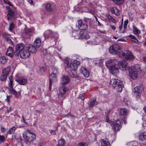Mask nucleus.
Here are the masks:
<instances>
[{
	"label": "nucleus",
	"mask_w": 146,
	"mask_h": 146,
	"mask_svg": "<svg viewBox=\"0 0 146 146\" xmlns=\"http://www.w3.org/2000/svg\"><path fill=\"white\" fill-rule=\"evenodd\" d=\"M117 61L115 59H110L106 62V66L111 71L113 74L119 73L118 67L124 71L128 70L130 68L127 63L125 61H119L117 65Z\"/></svg>",
	"instance_id": "1"
},
{
	"label": "nucleus",
	"mask_w": 146,
	"mask_h": 146,
	"mask_svg": "<svg viewBox=\"0 0 146 146\" xmlns=\"http://www.w3.org/2000/svg\"><path fill=\"white\" fill-rule=\"evenodd\" d=\"M61 79L62 82V86L60 88L57 95L59 99L63 97L66 92L68 90V88L65 85L68 84L70 81V79L67 76L63 75Z\"/></svg>",
	"instance_id": "2"
},
{
	"label": "nucleus",
	"mask_w": 146,
	"mask_h": 146,
	"mask_svg": "<svg viewBox=\"0 0 146 146\" xmlns=\"http://www.w3.org/2000/svg\"><path fill=\"white\" fill-rule=\"evenodd\" d=\"M23 137L25 140V143L27 146L31 145L33 141L36 139L35 135L28 131L25 134H23Z\"/></svg>",
	"instance_id": "3"
},
{
	"label": "nucleus",
	"mask_w": 146,
	"mask_h": 146,
	"mask_svg": "<svg viewBox=\"0 0 146 146\" xmlns=\"http://www.w3.org/2000/svg\"><path fill=\"white\" fill-rule=\"evenodd\" d=\"M110 84L112 85L113 88H115L118 92H121L123 87V82L118 79H113L110 80Z\"/></svg>",
	"instance_id": "4"
},
{
	"label": "nucleus",
	"mask_w": 146,
	"mask_h": 146,
	"mask_svg": "<svg viewBox=\"0 0 146 146\" xmlns=\"http://www.w3.org/2000/svg\"><path fill=\"white\" fill-rule=\"evenodd\" d=\"M53 71L54 72H52L49 76V88L50 91L51 90L52 82L56 80V74L58 73V70L56 68H54Z\"/></svg>",
	"instance_id": "5"
},
{
	"label": "nucleus",
	"mask_w": 146,
	"mask_h": 146,
	"mask_svg": "<svg viewBox=\"0 0 146 146\" xmlns=\"http://www.w3.org/2000/svg\"><path fill=\"white\" fill-rule=\"evenodd\" d=\"M73 33L77 35V36L74 35V36L76 38H84L86 39L90 37V36L88 33L86 31H80L79 33H78V32L75 31Z\"/></svg>",
	"instance_id": "6"
},
{
	"label": "nucleus",
	"mask_w": 146,
	"mask_h": 146,
	"mask_svg": "<svg viewBox=\"0 0 146 146\" xmlns=\"http://www.w3.org/2000/svg\"><path fill=\"white\" fill-rule=\"evenodd\" d=\"M128 70L129 71V74L131 78L135 79L137 77V70L134 66H131Z\"/></svg>",
	"instance_id": "7"
},
{
	"label": "nucleus",
	"mask_w": 146,
	"mask_h": 146,
	"mask_svg": "<svg viewBox=\"0 0 146 146\" xmlns=\"http://www.w3.org/2000/svg\"><path fill=\"white\" fill-rule=\"evenodd\" d=\"M120 48L119 45L117 44H113L109 48V52L113 54H116L119 52Z\"/></svg>",
	"instance_id": "8"
},
{
	"label": "nucleus",
	"mask_w": 146,
	"mask_h": 146,
	"mask_svg": "<svg viewBox=\"0 0 146 146\" xmlns=\"http://www.w3.org/2000/svg\"><path fill=\"white\" fill-rule=\"evenodd\" d=\"M44 36L45 38L53 37L56 39L58 37V34L56 32H53L50 30L46 31L44 33Z\"/></svg>",
	"instance_id": "9"
},
{
	"label": "nucleus",
	"mask_w": 146,
	"mask_h": 146,
	"mask_svg": "<svg viewBox=\"0 0 146 146\" xmlns=\"http://www.w3.org/2000/svg\"><path fill=\"white\" fill-rule=\"evenodd\" d=\"M133 92L137 99L140 98L141 93L140 87L138 86L135 87L133 90Z\"/></svg>",
	"instance_id": "10"
},
{
	"label": "nucleus",
	"mask_w": 146,
	"mask_h": 146,
	"mask_svg": "<svg viewBox=\"0 0 146 146\" xmlns=\"http://www.w3.org/2000/svg\"><path fill=\"white\" fill-rule=\"evenodd\" d=\"M8 20H14L16 18V13L13 10L8 11L7 15Z\"/></svg>",
	"instance_id": "11"
},
{
	"label": "nucleus",
	"mask_w": 146,
	"mask_h": 146,
	"mask_svg": "<svg viewBox=\"0 0 146 146\" xmlns=\"http://www.w3.org/2000/svg\"><path fill=\"white\" fill-rule=\"evenodd\" d=\"M30 56V53L28 50L26 48L23 50L21 51L20 54V57L23 59L28 58Z\"/></svg>",
	"instance_id": "12"
},
{
	"label": "nucleus",
	"mask_w": 146,
	"mask_h": 146,
	"mask_svg": "<svg viewBox=\"0 0 146 146\" xmlns=\"http://www.w3.org/2000/svg\"><path fill=\"white\" fill-rule=\"evenodd\" d=\"M80 62L79 61L74 60L72 62L70 65V68L71 70L75 71L77 69L78 66L79 65Z\"/></svg>",
	"instance_id": "13"
},
{
	"label": "nucleus",
	"mask_w": 146,
	"mask_h": 146,
	"mask_svg": "<svg viewBox=\"0 0 146 146\" xmlns=\"http://www.w3.org/2000/svg\"><path fill=\"white\" fill-rule=\"evenodd\" d=\"M78 28L81 30H85L88 29V26L86 24L83 23L82 20H79L78 21Z\"/></svg>",
	"instance_id": "14"
},
{
	"label": "nucleus",
	"mask_w": 146,
	"mask_h": 146,
	"mask_svg": "<svg viewBox=\"0 0 146 146\" xmlns=\"http://www.w3.org/2000/svg\"><path fill=\"white\" fill-rule=\"evenodd\" d=\"M121 122L119 120H117L113 122L112 124V128L114 131H117L119 130L120 127Z\"/></svg>",
	"instance_id": "15"
},
{
	"label": "nucleus",
	"mask_w": 146,
	"mask_h": 146,
	"mask_svg": "<svg viewBox=\"0 0 146 146\" xmlns=\"http://www.w3.org/2000/svg\"><path fill=\"white\" fill-rule=\"evenodd\" d=\"M26 48L30 52L33 53H35L36 52L37 50L35 47L31 44H28L26 46Z\"/></svg>",
	"instance_id": "16"
},
{
	"label": "nucleus",
	"mask_w": 146,
	"mask_h": 146,
	"mask_svg": "<svg viewBox=\"0 0 146 146\" xmlns=\"http://www.w3.org/2000/svg\"><path fill=\"white\" fill-rule=\"evenodd\" d=\"M15 81L21 85H24L27 83V79L21 77H18L15 79Z\"/></svg>",
	"instance_id": "17"
},
{
	"label": "nucleus",
	"mask_w": 146,
	"mask_h": 146,
	"mask_svg": "<svg viewBox=\"0 0 146 146\" xmlns=\"http://www.w3.org/2000/svg\"><path fill=\"white\" fill-rule=\"evenodd\" d=\"M80 71L85 77L87 78L89 76V72L86 68L84 67H82Z\"/></svg>",
	"instance_id": "18"
},
{
	"label": "nucleus",
	"mask_w": 146,
	"mask_h": 146,
	"mask_svg": "<svg viewBox=\"0 0 146 146\" xmlns=\"http://www.w3.org/2000/svg\"><path fill=\"white\" fill-rule=\"evenodd\" d=\"M129 111L125 108H121L120 110L119 114L121 116L125 117L128 115Z\"/></svg>",
	"instance_id": "19"
},
{
	"label": "nucleus",
	"mask_w": 146,
	"mask_h": 146,
	"mask_svg": "<svg viewBox=\"0 0 146 146\" xmlns=\"http://www.w3.org/2000/svg\"><path fill=\"white\" fill-rule=\"evenodd\" d=\"M6 55L9 56L12 58L14 56V50L10 46L8 48L7 51L6 53Z\"/></svg>",
	"instance_id": "20"
},
{
	"label": "nucleus",
	"mask_w": 146,
	"mask_h": 146,
	"mask_svg": "<svg viewBox=\"0 0 146 146\" xmlns=\"http://www.w3.org/2000/svg\"><path fill=\"white\" fill-rule=\"evenodd\" d=\"M125 58L127 60L132 61L134 58V56L131 52L129 51L126 53Z\"/></svg>",
	"instance_id": "21"
},
{
	"label": "nucleus",
	"mask_w": 146,
	"mask_h": 146,
	"mask_svg": "<svg viewBox=\"0 0 146 146\" xmlns=\"http://www.w3.org/2000/svg\"><path fill=\"white\" fill-rule=\"evenodd\" d=\"M25 47L24 44L21 43L16 45L15 48L21 52V51L24 50Z\"/></svg>",
	"instance_id": "22"
},
{
	"label": "nucleus",
	"mask_w": 146,
	"mask_h": 146,
	"mask_svg": "<svg viewBox=\"0 0 146 146\" xmlns=\"http://www.w3.org/2000/svg\"><path fill=\"white\" fill-rule=\"evenodd\" d=\"M139 138L140 140L143 141L146 139V132H143L139 133Z\"/></svg>",
	"instance_id": "23"
},
{
	"label": "nucleus",
	"mask_w": 146,
	"mask_h": 146,
	"mask_svg": "<svg viewBox=\"0 0 146 146\" xmlns=\"http://www.w3.org/2000/svg\"><path fill=\"white\" fill-rule=\"evenodd\" d=\"M110 11L112 13L117 16H118L119 15V10L117 7H112Z\"/></svg>",
	"instance_id": "24"
},
{
	"label": "nucleus",
	"mask_w": 146,
	"mask_h": 146,
	"mask_svg": "<svg viewBox=\"0 0 146 146\" xmlns=\"http://www.w3.org/2000/svg\"><path fill=\"white\" fill-rule=\"evenodd\" d=\"M98 104V102L96 101V99L94 98L93 99H91V100L89 102L88 105L89 106L92 107L94 105H96Z\"/></svg>",
	"instance_id": "25"
},
{
	"label": "nucleus",
	"mask_w": 146,
	"mask_h": 146,
	"mask_svg": "<svg viewBox=\"0 0 146 146\" xmlns=\"http://www.w3.org/2000/svg\"><path fill=\"white\" fill-rule=\"evenodd\" d=\"M11 68L10 66H8L7 68H4L2 71V74H4L8 76L10 71Z\"/></svg>",
	"instance_id": "26"
},
{
	"label": "nucleus",
	"mask_w": 146,
	"mask_h": 146,
	"mask_svg": "<svg viewBox=\"0 0 146 146\" xmlns=\"http://www.w3.org/2000/svg\"><path fill=\"white\" fill-rule=\"evenodd\" d=\"M34 44L36 48H38L41 45V41L39 38H37L35 41Z\"/></svg>",
	"instance_id": "27"
},
{
	"label": "nucleus",
	"mask_w": 146,
	"mask_h": 146,
	"mask_svg": "<svg viewBox=\"0 0 146 146\" xmlns=\"http://www.w3.org/2000/svg\"><path fill=\"white\" fill-rule=\"evenodd\" d=\"M113 3L116 5H120L124 3V0H112Z\"/></svg>",
	"instance_id": "28"
},
{
	"label": "nucleus",
	"mask_w": 146,
	"mask_h": 146,
	"mask_svg": "<svg viewBox=\"0 0 146 146\" xmlns=\"http://www.w3.org/2000/svg\"><path fill=\"white\" fill-rule=\"evenodd\" d=\"M46 8L47 11H51L53 9V5L49 3H48L46 5Z\"/></svg>",
	"instance_id": "29"
},
{
	"label": "nucleus",
	"mask_w": 146,
	"mask_h": 146,
	"mask_svg": "<svg viewBox=\"0 0 146 146\" xmlns=\"http://www.w3.org/2000/svg\"><path fill=\"white\" fill-rule=\"evenodd\" d=\"M9 86L10 88H12L13 87V78L12 76H9Z\"/></svg>",
	"instance_id": "30"
},
{
	"label": "nucleus",
	"mask_w": 146,
	"mask_h": 146,
	"mask_svg": "<svg viewBox=\"0 0 146 146\" xmlns=\"http://www.w3.org/2000/svg\"><path fill=\"white\" fill-rule=\"evenodd\" d=\"M29 116V114H27V115L25 117L23 115H22V118L23 122L26 124H27V123L26 121V119L27 120H29L30 119V117H28Z\"/></svg>",
	"instance_id": "31"
},
{
	"label": "nucleus",
	"mask_w": 146,
	"mask_h": 146,
	"mask_svg": "<svg viewBox=\"0 0 146 146\" xmlns=\"http://www.w3.org/2000/svg\"><path fill=\"white\" fill-rule=\"evenodd\" d=\"M16 129V127L13 126L10 128L7 131V134H11L14 132V131Z\"/></svg>",
	"instance_id": "32"
},
{
	"label": "nucleus",
	"mask_w": 146,
	"mask_h": 146,
	"mask_svg": "<svg viewBox=\"0 0 146 146\" xmlns=\"http://www.w3.org/2000/svg\"><path fill=\"white\" fill-rule=\"evenodd\" d=\"M65 144V141L64 139H60L59 141L58 142V146H64Z\"/></svg>",
	"instance_id": "33"
},
{
	"label": "nucleus",
	"mask_w": 146,
	"mask_h": 146,
	"mask_svg": "<svg viewBox=\"0 0 146 146\" xmlns=\"http://www.w3.org/2000/svg\"><path fill=\"white\" fill-rule=\"evenodd\" d=\"M34 31V29H32L26 28L25 29V33L26 34H29L30 33L33 32Z\"/></svg>",
	"instance_id": "34"
},
{
	"label": "nucleus",
	"mask_w": 146,
	"mask_h": 146,
	"mask_svg": "<svg viewBox=\"0 0 146 146\" xmlns=\"http://www.w3.org/2000/svg\"><path fill=\"white\" fill-rule=\"evenodd\" d=\"M133 30L134 33L136 35H138L140 33V31L135 26L133 27Z\"/></svg>",
	"instance_id": "35"
},
{
	"label": "nucleus",
	"mask_w": 146,
	"mask_h": 146,
	"mask_svg": "<svg viewBox=\"0 0 146 146\" xmlns=\"http://www.w3.org/2000/svg\"><path fill=\"white\" fill-rule=\"evenodd\" d=\"M46 69V68L45 66L40 67L39 69L40 74L42 75L44 74Z\"/></svg>",
	"instance_id": "36"
},
{
	"label": "nucleus",
	"mask_w": 146,
	"mask_h": 146,
	"mask_svg": "<svg viewBox=\"0 0 146 146\" xmlns=\"http://www.w3.org/2000/svg\"><path fill=\"white\" fill-rule=\"evenodd\" d=\"M7 59L4 56L2 57L0 59L1 62L2 64H5L7 62Z\"/></svg>",
	"instance_id": "37"
},
{
	"label": "nucleus",
	"mask_w": 146,
	"mask_h": 146,
	"mask_svg": "<svg viewBox=\"0 0 146 146\" xmlns=\"http://www.w3.org/2000/svg\"><path fill=\"white\" fill-rule=\"evenodd\" d=\"M102 146H110V143L106 141H103L101 143Z\"/></svg>",
	"instance_id": "38"
},
{
	"label": "nucleus",
	"mask_w": 146,
	"mask_h": 146,
	"mask_svg": "<svg viewBox=\"0 0 146 146\" xmlns=\"http://www.w3.org/2000/svg\"><path fill=\"white\" fill-rule=\"evenodd\" d=\"M10 91L11 93L14 95L15 96H17V92L15 90L13 89V88H10Z\"/></svg>",
	"instance_id": "39"
},
{
	"label": "nucleus",
	"mask_w": 146,
	"mask_h": 146,
	"mask_svg": "<svg viewBox=\"0 0 146 146\" xmlns=\"http://www.w3.org/2000/svg\"><path fill=\"white\" fill-rule=\"evenodd\" d=\"M14 27L15 26L14 23H11L10 24L9 30L10 31H11L13 30Z\"/></svg>",
	"instance_id": "40"
},
{
	"label": "nucleus",
	"mask_w": 146,
	"mask_h": 146,
	"mask_svg": "<svg viewBox=\"0 0 146 146\" xmlns=\"http://www.w3.org/2000/svg\"><path fill=\"white\" fill-rule=\"evenodd\" d=\"M7 76L3 74H2V75L0 77V80L2 81L5 80L7 78Z\"/></svg>",
	"instance_id": "41"
},
{
	"label": "nucleus",
	"mask_w": 146,
	"mask_h": 146,
	"mask_svg": "<svg viewBox=\"0 0 146 146\" xmlns=\"http://www.w3.org/2000/svg\"><path fill=\"white\" fill-rule=\"evenodd\" d=\"M126 54L125 52H120L119 55V57L122 58H125Z\"/></svg>",
	"instance_id": "42"
},
{
	"label": "nucleus",
	"mask_w": 146,
	"mask_h": 146,
	"mask_svg": "<svg viewBox=\"0 0 146 146\" xmlns=\"http://www.w3.org/2000/svg\"><path fill=\"white\" fill-rule=\"evenodd\" d=\"M20 53L21 51L18 50L16 49V48H15V52H14V55H15L16 56H19V54H20Z\"/></svg>",
	"instance_id": "43"
},
{
	"label": "nucleus",
	"mask_w": 146,
	"mask_h": 146,
	"mask_svg": "<svg viewBox=\"0 0 146 146\" xmlns=\"http://www.w3.org/2000/svg\"><path fill=\"white\" fill-rule=\"evenodd\" d=\"M5 39L6 41L8 43L12 44H13V42L11 40V39L8 36L6 37Z\"/></svg>",
	"instance_id": "44"
},
{
	"label": "nucleus",
	"mask_w": 146,
	"mask_h": 146,
	"mask_svg": "<svg viewBox=\"0 0 146 146\" xmlns=\"http://www.w3.org/2000/svg\"><path fill=\"white\" fill-rule=\"evenodd\" d=\"M83 21L86 23H90L91 21V19L87 17H84Z\"/></svg>",
	"instance_id": "45"
},
{
	"label": "nucleus",
	"mask_w": 146,
	"mask_h": 146,
	"mask_svg": "<svg viewBox=\"0 0 146 146\" xmlns=\"http://www.w3.org/2000/svg\"><path fill=\"white\" fill-rule=\"evenodd\" d=\"M4 2V3L7 4L9 5L13 6V5L8 0H3Z\"/></svg>",
	"instance_id": "46"
},
{
	"label": "nucleus",
	"mask_w": 146,
	"mask_h": 146,
	"mask_svg": "<svg viewBox=\"0 0 146 146\" xmlns=\"http://www.w3.org/2000/svg\"><path fill=\"white\" fill-rule=\"evenodd\" d=\"M137 142L136 141H132L129 143L130 145L132 146H136Z\"/></svg>",
	"instance_id": "47"
},
{
	"label": "nucleus",
	"mask_w": 146,
	"mask_h": 146,
	"mask_svg": "<svg viewBox=\"0 0 146 146\" xmlns=\"http://www.w3.org/2000/svg\"><path fill=\"white\" fill-rule=\"evenodd\" d=\"M132 42L134 44H137L139 42V41L137 39L136 37L135 38H134L133 40H132Z\"/></svg>",
	"instance_id": "48"
},
{
	"label": "nucleus",
	"mask_w": 146,
	"mask_h": 146,
	"mask_svg": "<svg viewBox=\"0 0 146 146\" xmlns=\"http://www.w3.org/2000/svg\"><path fill=\"white\" fill-rule=\"evenodd\" d=\"M79 98H81L82 100H84L85 98L84 94H81L79 95Z\"/></svg>",
	"instance_id": "49"
},
{
	"label": "nucleus",
	"mask_w": 146,
	"mask_h": 146,
	"mask_svg": "<svg viewBox=\"0 0 146 146\" xmlns=\"http://www.w3.org/2000/svg\"><path fill=\"white\" fill-rule=\"evenodd\" d=\"M64 62L67 65V66H68V65L69 64V59L68 58H66V59L64 60Z\"/></svg>",
	"instance_id": "50"
},
{
	"label": "nucleus",
	"mask_w": 146,
	"mask_h": 146,
	"mask_svg": "<svg viewBox=\"0 0 146 146\" xmlns=\"http://www.w3.org/2000/svg\"><path fill=\"white\" fill-rule=\"evenodd\" d=\"M69 116H70L71 117H73V115H71L70 113H68L66 114L65 116V117H68Z\"/></svg>",
	"instance_id": "51"
},
{
	"label": "nucleus",
	"mask_w": 146,
	"mask_h": 146,
	"mask_svg": "<svg viewBox=\"0 0 146 146\" xmlns=\"http://www.w3.org/2000/svg\"><path fill=\"white\" fill-rule=\"evenodd\" d=\"M86 12H88L92 14H93L94 13V11L91 10H88V11H86Z\"/></svg>",
	"instance_id": "52"
},
{
	"label": "nucleus",
	"mask_w": 146,
	"mask_h": 146,
	"mask_svg": "<svg viewBox=\"0 0 146 146\" xmlns=\"http://www.w3.org/2000/svg\"><path fill=\"white\" fill-rule=\"evenodd\" d=\"M2 35L3 37L4 38H6V37L8 36V34L5 33H3Z\"/></svg>",
	"instance_id": "53"
},
{
	"label": "nucleus",
	"mask_w": 146,
	"mask_h": 146,
	"mask_svg": "<svg viewBox=\"0 0 146 146\" xmlns=\"http://www.w3.org/2000/svg\"><path fill=\"white\" fill-rule=\"evenodd\" d=\"M1 132L3 133L5 132L6 131V128L2 127H1Z\"/></svg>",
	"instance_id": "54"
},
{
	"label": "nucleus",
	"mask_w": 146,
	"mask_h": 146,
	"mask_svg": "<svg viewBox=\"0 0 146 146\" xmlns=\"http://www.w3.org/2000/svg\"><path fill=\"white\" fill-rule=\"evenodd\" d=\"M129 37H130L131 38L132 40L134 38H135L136 37L135 36L131 35H130L129 36Z\"/></svg>",
	"instance_id": "55"
},
{
	"label": "nucleus",
	"mask_w": 146,
	"mask_h": 146,
	"mask_svg": "<svg viewBox=\"0 0 146 146\" xmlns=\"http://www.w3.org/2000/svg\"><path fill=\"white\" fill-rule=\"evenodd\" d=\"M78 146H87V145L85 143H80L78 144Z\"/></svg>",
	"instance_id": "56"
},
{
	"label": "nucleus",
	"mask_w": 146,
	"mask_h": 146,
	"mask_svg": "<svg viewBox=\"0 0 146 146\" xmlns=\"http://www.w3.org/2000/svg\"><path fill=\"white\" fill-rule=\"evenodd\" d=\"M107 16L108 17V18L110 20H111V19H112V18L113 17L110 15V14H107Z\"/></svg>",
	"instance_id": "57"
},
{
	"label": "nucleus",
	"mask_w": 146,
	"mask_h": 146,
	"mask_svg": "<svg viewBox=\"0 0 146 146\" xmlns=\"http://www.w3.org/2000/svg\"><path fill=\"white\" fill-rule=\"evenodd\" d=\"M110 27H111V29L113 31H115L116 29L114 25H110Z\"/></svg>",
	"instance_id": "58"
},
{
	"label": "nucleus",
	"mask_w": 146,
	"mask_h": 146,
	"mask_svg": "<svg viewBox=\"0 0 146 146\" xmlns=\"http://www.w3.org/2000/svg\"><path fill=\"white\" fill-rule=\"evenodd\" d=\"M70 75L71 77L73 78H75L76 76V75H74L72 72L70 73Z\"/></svg>",
	"instance_id": "59"
},
{
	"label": "nucleus",
	"mask_w": 146,
	"mask_h": 146,
	"mask_svg": "<svg viewBox=\"0 0 146 146\" xmlns=\"http://www.w3.org/2000/svg\"><path fill=\"white\" fill-rule=\"evenodd\" d=\"M110 21L114 23H116V21L113 18H112Z\"/></svg>",
	"instance_id": "60"
},
{
	"label": "nucleus",
	"mask_w": 146,
	"mask_h": 146,
	"mask_svg": "<svg viewBox=\"0 0 146 146\" xmlns=\"http://www.w3.org/2000/svg\"><path fill=\"white\" fill-rule=\"evenodd\" d=\"M110 21L114 23H116V21L113 18H112Z\"/></svg>",
	"instance_id": "61"
},
{
	"label": "nucleus",
	"mask_w": 146,
	"mask_h": 146,
	"mask_svg": "<svg viewBox=\"0 0 146 146\" xmlns=\"http://www.w3.org/2000/svg\"><path fill=\"white\" fill-rule=\"evenodd\" d=\"M96 20L98 22V25L99 26H101L102 24L100 23V22H99V21H98L97 18L96 17Z\"/></svg>",
	"instance_id": "62"
},
{
	"label": "nucleus",
	"mask_w": 146,
	"mask_h": 146,
	"mask_svg": "<svg viewBox=\"0 0 146 146\" xmlns=\"http://www.w3.org/2000/svg\"><path fill=\"white\" fill-rule=\"evenodd\" d=\"M47 50L46 49H44L43 50V54L45 55L47 53Z\"/></svg>",
	"instance_id": "63"
},
{
	"label": "nucleus",
	"mask_w": 146,
	"mask_h": 146,
	"mask_svg": "<svg viewBox=\"0 0 146 146\" xmlns=\"http://www.w3.org/2000/svg\"><path fill=\"white\" fill-rule=\"evenodd\" d=\"M6 8L8 10V11H10L11 10H13V9H11L9 7H6Z\"/></svg>",
	"instance_id": "64"
}]
</instances>
